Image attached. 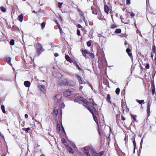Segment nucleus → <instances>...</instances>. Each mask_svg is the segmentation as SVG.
<instances>
[{
	"mask_svg": "<svg viewBox=\"0 0 156 156\" xmlns=\"http://www.w3.org/2000/svg\"><path fill=\"white\" fill-rule=\"evenodd\" d=\"M87 108L90 111V112L93 115L94 119L97 124H98V120L97 118L95 116V114L97 115L98 114V112L96 110L95 108H93V109H92L90 107H87Z\"/></svg>",
	"mask_w": 156,
	"mask_h": 156,
	"instance_id": "nucleus-1",
	"label": "nucleus"
},
{
	"mask_svg": "<svg viewBox=\"0 0 156 156\" xmlns=\"http://www.w3.org/2000/svg\"><path fill=\"white\" fill-rule=\"evenodd\" d=\"M90 153L93 156H102L104 152L101 151L98 153H97L94 150H92L90 151Z\"/></svg>",
	"mask_w": 156,
	"mask_h": 156,
	"instance_id": "nucleus-2",
	"label": "nucleus"
},
{
	"mask_svg": "<svg viewBox=\"0 0 156 156\" xmlns=\"http://www.w3.org/2000/svg\"><path fill=\"white\" fill-rule=\"evenodd\" d=\"M89 147H85L82 149V150L83 153L86 155L87 156H90V154L88 151Z\"/></svg>",
	"mask_w": 156,
	"mask_h": 156,
	"instance_id": "nucleus-3",
	"label": "nucleus"
},
{
	"mask_svg": "<svg viewBox=\"0 0 156 156\" xmlns=\"http://www.w3.org/2000/svg\"><path fill=\"white\" fill-rule=\"evenodd\" d=\"M61 98V95L60 94H58L56 95L54 98V100L56 101L59 102L60 101V99Z\"/></svg>",
	"mask_w": 156,
	"mask_h": 156,
	"instance_id": "nucleus-4",
	"label": "nucleus"
},
{
	"mask_svg": "<svg viewBox=\"0 0 156 156\" xmlns=\"http://www.w3.org/2000/svg\"><path fill=\"white\" fill-rule=\"evenodd\" d=\"M65 146L67 148V150L70 153L72 154L74 153V151L72 148L69 146L67 144H65Z\"/></svg>",
	"mask_w": 156,
	"mask_h": 156,
	"instance_id": "nucleus-5",
	"label": "nucleus"
},
{
	"mask_svg": "<svg viewBox=\"0 0 156 156\" xmlns=\"http://www.w3.org/2000/svg\"><path fill=\"white\" fill-rule=\"evenodd\" d=\"M80 100L81 101H83L84 103L86 104V105H87V106H86L85 105H84V106H86L87 108V107H90L89 103L84 98H81V97H80Z\"/></svg>",
	"mask_w": 156,
	"mask_h": 156,
	"instance_id": "nucleus-6",
	"label": "nucleus"
},
{
	"mask_svg": "<svg viewBox=\"0 0 156 156\" xmlns=\"http://www.w3.org/2000/svg\"><path fill=\"white\" fill-rule=\"evenodd\" d=\"M77 79L78 80V81L79 82V83H80L82 84H85L86 83V82L85 81L82 80L80 76L77 75Z\"/></svg>",
	"mask_w": 156,
	"mask_h": 156,
	"instance_id": "nucleus-7",
	"label": "nucleus"
},
{
	"mask_svg": "<svg viewBox=\"0 0 156 156\" xmlns=\"http://www.w3.org/2000/svg\"><path fill=\"white\" fill-rule=\"evenodd\" d=\"M38 87L41 91L43 92H44L45 91V87L43 85H39L38 86Z\"/></svg>",
	"mask_w": 156,
	"mask_h": 156,
	"instance_id": "nucleus-8",
	"label": "nucleus"
},
{
	"mask_svg": "<svg viewBox=\"0 0 156 156\" xmlns=\"http://www.w3.org/2000/svg\"><path fill=\"white\" fill-rule=\"evenodd\" d=\"M37 51L39 52H41L43 51L42 48L40 44H37Z\"/></svg>",
	"mask_w": 156,
	"mask_h": 156,
	"instance_id": "nucleus-9",
	"label": "nucleus"
},
{
	"mask_svg": "<svg viewBox=\"0 0 156 156\" xmlns=\"http://www.w3.org/2000/svg\"><path fill=\"white\" fill-rule=\"evenodd\" d=\"M63 94L65 97H66L70 96L71 94V93L70 91H66L64 92Z\"/></svg>",
	"mask_w": 156,
	"mask_h": 156,
	"instance_id": "nucleus-10",
	"label": "nucleus"
},
{
	"mask_svg": "<svg viewBox=\"0 0 156 156\" xmlns=\"http://www.w3.org/2000/svg\"><path fill=\"white\" fill-rule=\"evenodd\" d=\"M25 86L27 87H29L30 85V83L28 81H25L24 83Z\"/></svg>",
	"mask_w": 156,
	"mask_h": 156,
	"instance_id": "nucleus-11",
	"label": "nucleus"
},
{
	"mask_svg": "<svg viewBox=\"0 0 156 156\" xmlns=\"http://www.w3.org/2000/svg\"><path fill=\"white\" fill-rule=\"evenodd\" d=\"M89 101L92 104V105L93 106V107H92L91 108L92 109H93V108H95V107L97 106V104L94 103L93 101V99L91 98H90L89 99Z\"/></svg>",
	"mask_w": 156,
	"mask_h": 156,
	"instance_id": "nucleus-12",
	"label": "nucleus"
},
{
	"mask_svg": "<svg viewBox=\"0 0 156 156\" xmlns=\"http://www.w3.org/2000/svg\"><path fill=\"white\" fill-rule=\"evenodd\" d=\"M104 11L105 12L107 13L108 14V12L109 10L108 7L106 5H105L104 6Z\"/></svg>",
	"mask_w": 156,
	"mask_h": 156,
	"instance_id": "nucleus-13",
	"label": "nucleus"
},
{
	"mask_svg": "<svg viewBox=\"0 0 156 156\" xmlns=\"http://www.w3.org/2000/svg\"><path fill=\"white\" fill-rule=\"evenodd\" d=\"M65 58L66 60L72 63L73 62L72 60L71 59L69 55H66Z\"/></svg>",
	"mask_w": 156,
	"mask_h": 156,
	"instance_id": "nucleus-14",
	"label": "nucleus"
},
{
	"mask_svg": "<svg viewBox=\"0 0 156 156\" xmlns=\"http://www.w3.org/2000/svg\"><path fill=\"white\" fill-rule=\"evenodd\" d=\"M82 54L85 57L86 56V54H88L89 53V52L87 50H83L82 51Z\"/></svg>",
	"mask_w": 156,
	"mask_h": 156,
	"instance_id": "nucleus-15",
	"label": "nucleus"
},
{
	"mask_svg": "<svg viewBox=\"0 0 156 156\" xmlns=\"http://www.w3.org/2000/svg\"><path fill=\"white\" fill-rule=\"evenodd\" d=\"M126 51L129 56L131 57L132 56V53L129 48H127Z\"/></svg>",
	"mask_w": 156,
	"mask_h": 156,
	"instance_id": "nucleus-16",
	"label": "nucleus"
},
{
	"mask_svg": "<svg viewBox=\"0 0 156 156\" xmlns=\"http://www.w3.org/2000/svg\"><path fill=\"white\" fill-rule=\"evenodd\" d=\"M152 51L153 53L154 54L156 53V47L154 45V43H153L152 46Z\"/></svg>",
	"mask_w": 156,
	"mask_h": 156,
	"instance_id": "nucleus-17",
	"label": "nucleus"
},
{
	"mask_svg": "<svg viewBox=\"0 0 156 156\" xmlns=\"http://www.w3.org/2000/svg\"><path fill=\"white\" fill-rule=\"evenodd\" d=\"M1 109L2 111L4 113H6V111L5 110V106L3 105H2L1 106Z\"/></svg>",
	"mask_w": 156,
	"mask_h": 156,
	"instance_id": "nucleus-18",
	"label": "nucleus"
},
{
	"mask_svg": "<svg viewBox=\"0 0 156 156\" xmlns=\"http://www.w3.org/2000/svg\"><path fill=\"white\" fill-rule=\"evenodd\" d=\"M23 16L22 15H20L18 17V20L21 22L23 21Z\"/></svg>",
	"mask_w": 156,
	"mask_h": 156,
	"instance_id": "nucleus-19",
	"label": "nucleus"
},
{
	"mask_svg": "<svg viewBox=\"0 0 156 156\" xmlns=\"http://www.w3.org/2000/svg\"><path fill=\"white\" fill-rule=\"evenodd\" d=\"M0 9L3 12H5L6 11V9L3 6H1L0 7Z\"/></svg>",
	"mask_w": 156,
	"mask_h": 156,
	"instance_id": "nucleus-20",
	"label": "nucleus"
},
{
	"mask_svg": "<svg viewBox=\"0 0 156 156\" xmlns=\"http://www.w3.org/2000/svg\"><path fill=\"white\" fill-rule=\"evenodd\" d=\"M136 101L138 103L140 104H141L142 103L144 102V100H140L136 99Z\"/></svg>",
	"mask_w": 156,
	"mask_h": 156,
	"instance_id": "nucleus-21",
	"label": "nucleus"
},
{
	"mask_svg": "<svg viewBox=\"0 0 156 156\" xmlns=\"http://www.w3.org/2000/svg\"><path fill=\"white\" fill-rule=\"evenodd\" d=\"M70 144H71L72 146L74 148H76V146L75 145V144L72 141H69Z\"/></svg>",
	"mask_w": 156,
	"mask_h": 156,
	"instance_id": "nucleus-22",
	"label": "nucleus"
},
{
	"mask_svg": "<svg viewBox=\"0 0 156 156\" xmlns=\"http://www.w3.org/2000/svg\"><path fill=\"white\" fill-rule=\"evenodd\" d=\"M122 108L123 110V111L125 110V109H127V106L126 105L124 104L122 106Z\"/></svg>",
	"mask_w": 156,
	"mask_h": 156,
	"instance_id": "nucleus-23",
	"label": "nucleus"
},
{
	"mask_svg": "<svg viewBox=\"0 0 156 156\" xmlns=\"http://www.w3.org/2000/svg\"><path fill=\"white\" fill-rule=\"evenodd\" d=\"M91 41L90 40V41H88L87 42V45L88 46L90 47L91 45Z\"/></svg>",
	"mask_w": 156,
	"mask_h": 156,
	"instance_id": "nucleus-24",
	"label": "nucleus"
},
{
	"mask_svg": "<svg viewBox=\"0 0 156 156\" xmlns=\"http://www.w3.org/2000/svg\"><path fill=\"white\" fill-rule=\"evenodd\" d=\"M120 90L119 88H117L115 90V93L117 94H119L120 92Z\"/></svg>",
	"mask_w": 156,
	"mask_h": 156,
	"instance_id": "nucleus-25",
	"label": "nucleus"
},
{
	"mask_svg": "<svg viewBox=\"0 0 156 156\" xmlns=\"http://www.w3.org/2000/svg\"><path fill=\"white\" fill-rule=\"evenodd\" d=\"M121 30L120 29H118L116 30L115 32L116 33H119L121 32Z\"/></svg>",
	"mask_w": 156,
	"mask_h": 156,
	"instance_id": "nucleus-26",
	"label": "nucleus"
},
{
	"mask_svg": "<svg viewBox=\"0 0 156 156\" xmlns=\"http://www.w3.org/2000/svg\"><path fill=\"white\" fill-rule=\"evenodd\" d=\"M10 44L11 45H13L14 44V40L12 39L11 40L10 42Z\"/></svg>",
	"mask_w": 156,
	"mask_h": 156,
	"instance_id": "nucleus-27",
	"label": "nucleus"
},
{
	"mask_svg": "<svg viewBox=\"0 0 156 156\" xmlns=\"http://www.w3.org/2000/svg\"><path fill=\"white\" fill-rule=\"evenodd\" d=\"M110 94H108L107 97V100L109 102L110 101Z\"/></svg>",
	"mask_w": 156,
	"mask_h": 156,
	"instance_id": "nucleus-28",
	"label": "nucleus"
},
{
	"mask_svg": "<svg viewBox=\"0 0 156 156\" xmlns=\"http://www.w3.org/2000/svg\"><path fill=\"white\" fill-rule=\"evenodd\" d=\"M133 143L134 146V149L135 150L136 148V142L134 139L133 141Z\"/></svg>",
	"mask_w": 156,
	"mask_h": 156,
	"instance_id": "nucleus-29",
	"label": "nucleus"
},
{
	"mask_svg": "<svg viewBox=\"0 0 156 156\" xmlns=\"http://www.w3.org/2000/svg\"><path fill=\"white\" fill-rule=\"evenodd\" d=\"M61 141L62 143H64V145H65V144H67L66 143V140L64 139V138L62 139H61Z\"/></svg>",
	"mask_w": 156,
	"mask_h": 156,
	"instance_id": "nucleus-30",
	"label": "nucleus"
},
{
	"mask_svg": "<svg viewBox=\"0 0 156 156\" xmlns=\"http://www.w3.org/2000/svg\"><path fill=\"white\" fill-rule=\"evenodd\" d=\"M57 129L58 131H60V126L58 124L57 125Z\"/></svg>",
	"mask_w": 156,
	"mask_h": 156,
	"instance_id": "nucleus-31",
	"label": "nucleus"
},
{
	"mask_svg": "<svg viewBox=\"0 0 156 156\" xmlns=\"http://www.w3.org/2000/svg\"><path fill=\"white\" fill-rule=\"evenodd\" d=\"M23 130L27 132L30 130V128H23Z\"/></svg>",
	"mask_w": 156,
	"mask_h": 156,
	"instance_id": "nucleus-32",
	"label": "nucleus"
},
{
	"mask_svg": "<svg viewBox=\"0 0 156 156\" xmlns=\"http://www.w3.org/2000/svg\"><path fill=\"white\" fill-rule=\"evenodd\" d=\"M45 25V22H43L41 24V27L42 28H43L44 27Z\"/></svg>",
	"mask_w": 156,
	"mask_h": 156,
	"instance_id": "nucleus-33",
	"label": "nucleus"
},
{
	"mask_svg": "<svg viewBox=\"0 0 156 156\" xmlns=\"http://www.w3.org/2000/svg\"><path fill=\"white\" fill-rule=\"evenodd\" d=\"M75 65L76 66V67L79 70H81V69L80 68L79 66L77 64V63H76Z\"/></svg>",
	"mask_w": 156,
	"mask_h": 156,
	"instance_id": "nucleus-34",
	"label": "nucleus"
},
{
	"mask_svg": "<svg viewBox=\"0 0 156 156\" xmlns=\"http://www.w3.org/2000/svg\"><path fill=\"white\" fill-rule=\"evenodd\" d=\"M77 34L78 36H80V31L79 30H77Z\"/></svg>",
	"mask_w": 156,
	"mask_h": 156,
	"instance_id": "nucleus-35",
	"label": "nucleus"
},
{
	"mask_svg": "<svg viewBox=\"0 0 156 156\" xmlns=\"http://www.w3.org/2000/svg\"><path fill=\"white\" fill-rule=\"evenodd\" d=\"M126 3L128 5L130 4V0H126Z\"/></svg>",
	"mask_w": 156,
	"mask_h": 156,
	"instance_id": "nucleus-36",
	"label": "nucleus"
},
{
	"mask_svg": "<svg viewBox=\"0 0 156 156\" xmlns=\"http://www.w3.org/2000/svg\"><path fill=\"white\" fill-rule=\"evenodd\" d=\"M62 3L61 2H59L58 4V6L59 8H61L62 6Z\"/></svg>",
	"mask_w": 156,
	"mask_h": 156,
	"instance_id": "nucleus-37",
	"label": "nucleus"
},
{
	"mask_svg": "<svg viewBox=\"0 0 156 156\" xmlns=\"http://www.w3.org/2000/svg\"><path fill=\"white\" fill-rule=\"evenodd\" d=\"M152 92L153 94L155 92V89H154V87H153V88L152 90Z\"/></svg>",
	"mask_w": 156,
	"mask_h": 156,
	"instance_id": "nucleus-38",
	"label": "nucleus"
},
{
	"mask_svg": "<svg viewBox=\"0 0 156 156\" xmlns=\"http://www.w3.org/2000/svg\"><path fill=\"white\" fill-rule=\"evenodd\" d=\"M65 106V104H64V103H62V105H61V107H62V108H63Z\"/></svg>",
	"mask_w": 156,
	"mask_h": 156,
	"instance_id": "nucleus-39",
	"label": "nucleus"
},
{
	"mask_svg": "<svg viewBox=\"0 0 156 156\" xmlns=\"http://www.w3.org/2000/svg\"><path fill=\"white\" fill-rule=\"evenodd\" d=\"M6 60L8 62H9L11 61L10 58H6Z\"/></svg>",
	"mask_w": 156,
	"mask_h": 156,
	"instance_id": "nucleus-40",
	"label": "nucleus"
},
{
	"mask_svg": "<svg viewBox=\"0 0 156 156\" xmlns=\"http://www.w3.org/2000/svg\"><path fill=\"white\" fill-rule=\"evenodd\" d=\"M58 110L57 109H56L55 108L54 110V113L55 114H57L58 113Z\"/></svg>",
	"mask_w": 156,
	"mask_h": 156,
	"instance_id": "nucleus-41",
	"label": "nucleus"
},
{
	"mask_svg": "<svg viewBox=\"0 0 156 156\" xmlns=\"http://www.w3.org/2000/svg\"><path fill=\"white\" fill-rule=\"evenodd\" d=\"M88 54H89L91 57H94V55L93 54L90 53V52H89V53H88Z\"/></svg>",
	"mask_w": 156,
	"mask_h": 156,
	"instance_id": "nucleus-42",
	"label": "nucleus"
},
{
	"mask_svg": "<svg viewBox=\"0 0 156 156\" xmlns=\"http://www.w3.org/2000/svg\"><path fill=\"white\" fill-rule=\"evenodd\" d=\"M149 64H147L145 66V68L147 69H148L149 68Z\"/></svg>",
	"mask_w": 156,
	"mask_h": 156,
	"instance_id": "nucleus-43",
	"label": "nucleus"
},
{
	"mask_svg": "<svg viewBox=\"0 0 156 156\" xmlns=\"http://www.w3.org/2000/svg\"><path fill=\"white\" fill-rule=\"evenodd\" d=\"M133 118L134 120H136V116L133 115Z\"/></svg>",
	"mask_w": 156,
	"mask_h": 156,
	"instance_id": "nucleus-44",
	"label": "nucleus"
},
{
	"mask_svg": "<svg viewBox=\"0 0 156 156\" xmlns=\"http://www.w3.org/2000/svg\"><path fill=\"white\" fill-rule=\"evenodd\" d=\"M151 102L149 101H148V106H150L151 105Z\"/></svg>",
	"mask_w": 156,
	"mask_h": 156,
	"instance_id": "nucleus-45",
	"label": "nucleus"
},
{
	"mask_svg": "<svg viewBox=\"0 0 156 156\" xmlns=\"http://www.w3.org/2000/svg\"><path fill=\"white\" fill-rule=\"evenodd\" d=\"M130 16H134L135 15L132 12H131L130 13Z\"/></svg>",
	"mask_w": 156,
	"mask_h": 156,
	"instance_id": "nucleus-46",
	"label": "nucleus"
},
{
	"mask_svg": "<svg viewBox=\"0 0 156 156\" xmlns=\"http://www.w3.org/2000/svg\"><path fill=\"white\" fill-rule=\"evenodd\" d=\"M116 27V26L115 25H112L111 27L112 28H114Z\"/></svg>",
	"mask_w": 156,
	"mask_h": 156,
	"instance_id": "nucleus-47",
	"label": "nucleus"
},
{
	"mask_svg": "<svg viewBox=\"0 0 156 156\" xmlns=\"http://www.w3.org/2000/svg\"><path fill=\"white\" fill-rule=\"evenodd\" d=\"M54 55L55 56V57H57L58 56V53H55L54 54Z\"/></svg>",
	"mask_w": 156,
	"mask_h": 156,
	"instance_id": "nucleus-48",
	"label": "nucleus"
},
{
	"mask_svg": "<svg viewBox=\"0 0 156 156\" xmlns=\"http://www.w3.org/2000/svg\"><path fill=\"white\" fill-rule=\"evenodd\" d=\"M78 27L80 28H82V26L80 24L78 25Z\"/></svg>",
	"mask_w": 156,
	"mask_h": 156,
	"instance_id": "nucleus-49",
	"label": "nucleus"
},
{
	"mask_svg": "<svg viewBox=\"0 0 156 156\" xmlns=\"http://www.w3.org/2000/svg\"><path fill=\"white\" fill-rule=\"evenodd\" d=\"M123 120H125V118L122 115V118H121Z\"/></svg>",
	"mask_w": 156,
	"mask_h": 156,
	"instance_id": "nucleus-50",
	"label": "nucleus"
},
{
	"mask_svg": "<svg viewBox=\"0 0 156 156\" xmlns=\"http://www.w3.org/2000/svg\"><path fill=\"white\" fill-rule=\"evenodd\" d=\"M25 118L27 119L28 117V115L27 114H25Z\"/></svg>",
	"mask_w": 156,
	"mask_h": 156,
	"instance_id": "nucleus-51",
	"label": "nucleus"
},
{
	"mask_svg": "<svg viewBox=\"0 0 156 156\" xmlns=\"http://www.w3.org/2000/svg\"><path fill=\"white\" fill-rule=\"evenodd\" d=\"M150 106H147V111H149L150 110Z\"/></svg>",
	"mask_w": 156,
	"mask_h": 156,
	"instance_id": "nucleus-52",
	"label": "nucleus"
},
{
	"mask_svg": "<svg viewBox=\"0 0 156 156\" xmlns=\"http://www.w3.org/2000/svg\"><path fill=\"white\" fill-rule=\"evenodd\" d=\"M0 135L2 137H3V138H4V135L2 134V133L0 132Z\"/></svg>",
	"mask_w": 156,
	"mask_h": 156,
	"instance_id": "nucleus-53",
	"label": "nucleus"
},
{
	"mask_svg": "<svg viewBox=\"0 0 156 156\" xmlns=\"http://www.w3.org/2000/svg\"><path fill=\"white\" fill-rule=\"evenodd\" d=\"M83 86H80V88H79L80 90H81L83 89Z\"/></svg>",
	"mask_w": 156,
	"mask_h": 156,
	"instance_id": "nucleus-54",
	"label": "nucleus"
},
{
	"mask_svg": "<svg viewBox=\"0 0 156 156\" xmlns=\"http://www.w3.org/2000/svg\"><path fill=\"white\" fill-rule=\"evenodd\" d=\"M147 111V112L148 113V114H149V113H150V110H149V111Z\"/></svg>",
	"mask_w": 156,
	"mask_h": 156,
	"instance_id": "nucleus-55",
	"label": "nucleus"
},
{
	"mask_svg": "<svg viewBox=\"0 0 156 156\" xmlns=\"http://www.w3.org/2000/svg\"><path fill=\"white\" fill-rule=\"evenodd\" d=\"M62 130H63V131H64V128L62 125Z\"/></svg>",
	"mask_w": 156,
	"mask_h": 156,
	"instance_id": "nucleus-56",
	"label": "nucleus"
},
{
	"mask_svg": "<svg viewBox=\"0 0 156 156\" xmlns=\"http://www.w3.org/2000/svg\"><path fill=\"white\" fill-rule=\"evenodd\" d=\"M85 22L86 25L87 26V23H86V21H85Z\"/></svg>",
	"mask_w": 156,
	"mask_h": 156,
	"instance_id": "nucleus-57",
	"label": "nucleus"
},
{
	"mask_svg": "<svg viewBox=\"0 0 156 156\" xmlns=\"http://www.w3.org/2000/svg\"><path fill=\"white\" fill-rule=\"evenodd\" d=\"M60 32L61 33V32L62 31V29H60Z\"/></svg>",
	"mask_w": 156,
	"mask_h": 156,
	"instance_id": "nucleus-58",
	"label": "nucleus"
},
{
	"mask_svg": "<svg viewBox=\"0 0 156 156\" xmlns=\"http://www.w3.org/2000/svg\"><path fill=\"white\" fill-rule=\"evenodd\" d=\"M59 29H60H60H62L60 27H59Z\"/></svg>",
	"mask_w": 156,
	"mask_h": 156,
	"instance_id": "nucleus-59",
	"label": "nucleus"
},
{
	"mask_svg": "<svg viewBox=\"0 0 156 156\" xmlns=\"http://www.w3.org/2000/svg\"><path fill=\"white\" fill-rule=\"evenodd\" d=\"M41 156H44V154H41Z\"/></svg>",
	"mask_w": 156,
	"mask_h": 156,
	"instance_id": "nucleus-60",
	"label": "nucleus"
},
{
	"mask_svg": "<svg viewBox=\"0 0 156 156\" xmlns=\"http://www.w3.org/2000/svg\"><path fill=\"white\" fill-rule=\"evenodd\" d=\"M125 45H126V42H125Z\"/></svg>",
	"mask_w": 156,
	"mask_h": 156,
	"instance_id": "nucleus-61",
	"label": "nucleus"
},
{
	"mask_svg": "<svg viewBox=\"0 0 156 156\" xmlns=\"http://www.w3.org/2000/svg\"><path fill=\"white\" fill-rule=\"evenodd\" d=\"M33 12H34V13H35V11H34Z\"/></svg>",
	"mask_w": 156,
	"mask_h": 156,
	"instance_id": "nucleus-62",
	"label": "nucleus"
},
{
	"mask_svg": "<svg viewBox=\"0 0 156 156\" xmlns=\"http://www.w3.org/2000/svg\"><path fill=\"white\" fill-rule=\"evenodd\" d=\"M85 19L84 18V19H83V20H84V21H85Z\"/></svg>",
	"mask_w": 156,
	"mask_h": 156,
	"instance_id": "nucleus-63",
	"label": "nucleus"
},
{
	"mask_svg": "<svg viewBox=\"0 0 156 156\" xmlns=\"http://www.w3.org/2000/svg\"><path fill=\"white\" fill-rule=\"evenodd\" d=\"M155 73H156V71L155 72Z\"/></svg>",
	"mask_w": 156,
	"mask_h": 156,
	"instance_id": "nucleus-64",
	"label": "nucleus"
}]
</instances>
